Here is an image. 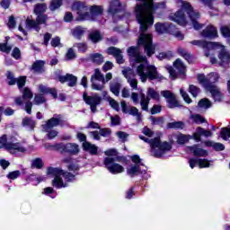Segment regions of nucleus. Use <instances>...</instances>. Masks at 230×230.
Segmentation results:
<instances>
[{
  "label": "nucleus",
  "mask_w": 230,
  "mask_h": 230,
  "mask_svg": "<svg viewBox=\"0 0 230 230\" xmlns=\"http://www.w3.org/2000/svg\"><path fill=\"white\" fill-rule=\"evenodd\" d=\"M135 7V15L138 24H140L141 34L137 44L143 46L145 52H155V47L152 43V34H146L145 31L149 26L154 24V13L158 8H164V3L154 4V0H138Z\"/></svg>",
  "instance_id": "f257e3e1"
},
{
  "label": "nucleus",
  "mask_w": 230,
  "mask_h": 230,
  "mask_svg": "<svg viewBox=\"0 0 230 230\" xmlns=\"http://www.w3.org/2000/svg\"><path fill=\"white\" fill-rule=\"evenodd\" d=\"M128 55L133 64H140L137 67V74L140 77L141 82L145 83L146 80H161L163 78L157 73V68L155 66L148 65L146 57L139 52V47H129L128 49Z\"/></svg>",
  "instance_id": "f03ea898"
},
{
  "label": "nucleus",
  "mask_w": 230,
  "mask_h": 230,
  "mask_svg": "<svg viewBox=\"0 0 230 230\" xmlns=\"http://www.w3.org/2000/svg\"><path fill=\"white\" fill-rule=\"evenodd\" d=\"M176 3L177 4H180L179 6H181V9L169 16L171 21L177 22L180 26H186V24H188L186 14H184V12H186L192 22L194 30H202V28H204V24L197 22L200 19V13L198 11L193 10L191 4L183 0H176Z\"/></svg>",
  "instance_id": "7ed1b4c3"
},
{
  "label": "nucleus",
  "mask_w": 230,
  "mask_h": 230,
  "mask_svg": "<svg viewBox=\"0 0 230 230\" xmlns=\"http://www.w3.org/2000/svg\"><path fill=\"white\" fill-rule=\"evenodd\" d=\"M73 12H76L77 21H99L101 24L105 22V20H100L103 15V7L93 5L90 8L82 2H75L72 4Z\"/></svg>",
  "instance_id": "20e7f679"
},
{
  "label": "nucleus",
  "mask_w": 230,
  "mask_h": 230,
  "mask_svg": "<svg viewBox=\"0 0 230 230\" xmlns=\"http://www.w3.org/2000/svg\"><path fill=\"white\" fill-rule=\"evenodd\" d=\"M220 75L217 73H210L207 75L200 74L198 75V81L202 84L206 91H208L212 94L215 102H220L222 100V93H220V88H217L215 84L218 82Z\"/></svg>",
  "instance_id": "39448f33"
},
{
  "label": "nucleus",
  "mask_w": 230,
  "mask_h": 230,
  "mask_svg": "<svg viewBox=\"0 0 230 230\" xmlns=\"http://www.w3.org/2000/svg\"><path fill=\"white\" fill-rule=\"evenodd\" d=\"M48 10L46 4H37L34 6V13L37 15L36 20L27 18L25 21L26 30H34L35 31H40V25L48 22V15L44 13Z\"/></svg>",
  "instance_id": "423d86ee"
},
{
  "label": "nucleus",
  "mask_w": 230,
  "mask_h": 230,
  "mask_svg": "<svg viewBox=\"0 0 230 230\" xmlns=\"http://www.w3.org/2000/svg\"><path fill=\"white\" fill-rule=\"evenodd\" d=\"M139 138L145 143H149L151 146V154L154 157H164V154L172 150V143L170 142H161V138L155 137L150 139L144 136H139Z\"/></svg>",
  "instance_id": "0eeeda50"
},
{
  "label": "nucleus",
  "mask_w": 230,
  "mask_h": 230,
  "mask_svg": "<svg viewBox=\"0 0 230 230\" xmlns=\"http://www.w3.org/2000/svg\"><path fill=\"white\" fill-rule=\"evenodd\" d=\"M48 174L53 175L54 180L52 181V185L54 188L60 190L61 188H67V183H64L62 176L66 182H73L75 181V175L68 172H64L60 168L49 167L48 169Z\"/></svg>",
  "instance_id": "6e6552de"
},
{
  "label": "nucleus",
  "mask_w": 230,
  "mask_h": 230,
  "mask_svg": "<svg viewBox=\"0 0 230 230\" xmlns=\"http://www.w3.org/2000/svg\"><path fill=\"white\" fill-rule=\"evenodd\" d=\"M0 148H4L9 154L19 156L20 154H24L26 148L20 142L9 141L6 135L0 137Z\"/></svg>",
  "instance_id": "1a4fd4ad"
},
{
  "label": "nucleus",
  "mask_w": 230,
  "mask_h": 230,
  "mask_svg": "<svg viewBox=\"0 0 230 230\" xmlns=\"http://www.w3.org/2000/svg\"><path fill=\"white\" fill-rule=\"evenodd\" d=\"M125 161V156H117V157H105L103 161V164L105 168L112 173L116 175L118 173H123L125 172V168L120 165L119 164L116 163H122Z\"/></svg>",
  "instance_id": "9d476101"
},
{
  "label": "nucleus",
  "mask_w": 230,
  "mask_h": 230,
  "mask_svg": "<svg viewBox=\"0 0 230 230\" xmlns=\"http://www.w3.org/2000/svg\"><path fill=\"white\" fill-rule=\"evenodd\" d=\"M31 98H33V93L30 88L26 87L22 90V97H16L14 102L16 105H25V111L27 114H31V107H33V103L31 102Z\"/></svg>",
  "instance_id": "9b49d317"
},
{
  "label": "nucleus",
  "mask_w": 230,
  "mask_h": 230,
  "mask_svg": "<svg viewBox=\"0 0 230 230\" xmlns=\"http://www.w3.org/2000/svg\"><path fill=\"white\" fill-rule=\"evenodd\" d=\"M42 127L45 132H49L55 127H69V122L64 119L61 114H54L53 118L49 119Z\"/></svg>",
  "instance_id": "f8f14e48"
},
{
  "label": "nucleus",
  "mask_w": 230,
  "mask_h": 230,
  "mask_svg": "<svg viewBox=\"0 0 230 230\" xmlns=\"http://www.w3.org/2000/svg\"><path fill=\"white\" fill-rule=\"evenodd\" d=\"M83 100L86 105L90 106L91 111L94 114L97 112L98 105H102V96L98 93H93L92 95L87 94V92L83 93Z\"/></svg>",
  "instance_id": "ddd939ff"
},
{
  "label": "nucleus",
  "mask_w": 230,
  "mask_h": 230,
  "mask_svg": "<svg viewBox=\"0 0 230 230\" xmlns=\"http://www.w3.org/2000/svg\"><path fill=\"white\" fill-rule=\"evenodd\" d=\"M91 84L94 91H103V87H105V76L98 68L94 69L93 75L91 76Z\"/></svg>",
  "instance_id": "4468645a"
},
{
  "label": "nucleus",
  "mask_w": 230,
  "mask_h": 230,
  "mask_svg": "<svg viewBox=\"0 0 230 230\" xmlns=\"http://www.w3.org/2000/svg\"><path fill=\"white\" fill-rule=\"evenodd\" d=\"M107 12L109 15H111L113 17V20L116 21L115 20L116 15L123 12V4H121V2L119 0H111L109 3V7Z\"/></svg>",
  "instance_id": "2eb2a0df"
},
{
  "label": "nucleus",
  "mask_w": 230,
  "mask_h": 230,
  "mask_svg": "<svg viewBox=\"0 0 230 230\" xmlns=\"http://www.w3.org/2000/svg\"><path fill=\"white\" fill-rule=\"evenodd\" d=\"M162 96L166 99L167 107L169 109H175V107H181L179 101L176 99L175 94L171 91L165 90L161 92Z\"/></svg>",
  "instance_id": "dca6fc26"
},
{
  "label": "nucleus",
  "mask_w": 230,
  "mask_h": 230,
  "mask_svg": "<svg viewBox=\"0 0 230 230\" xmlns=\"http://www.w3.org/2000/svg\"><path fill=\"white\" fill-rule=\"evenodd\" d=\"M58 81L60 84H66V82H67L68 87H76L78 77L73 74H66V75H59Z\"/></svg>",
  "instance_id": "f3484780"
},
{
  "label": "nucleus",
  "mask_w": 230,
  "mask_h": 230,
  "mask_svg": "<svg viewBox=\"0 0 230 230\" xmlns=\"http://www.w3.org/2000/svg\"><path fill=\"white\" fill-rule=\"evenodd\" d=\"M108 55H111L117 61V64H124L125 59L123 58V52L121 49L116 47H110L107 49Z\"/></svg>",
  "instance_id": "a211bd4d"
},
{
  "label": "nucleus",
  "mask_w": 230,
  "mask_h": 230,
  "mask_svg": "<svg viewBox=\"0 0 230 230\" xmlns=\"http://www.w3.org/2000/svg\"><path fill=\"white\" fill-rule=\"evenodd\" d=\"M127 173L129 177H136V175H146V167L141 169L137 164H132L127 168Z\"/></svg>",
  "instance_id": "6ab92c4d"
},
{
  "label": "nucleus",
  "mask_w": 230,
  "mask_h": 230,
  "mask_svg": "<svg viewBox=\"0 0 230 230\" xmlns=\"http://www.w3.org/2000/svg\"><path fill=\"white\" fill-rule=\"evenodd\" d=\"M88 40L93 44H98L103 40V33L100 30H92L88 33Z\"/></svg>",
  "instance_id": "aec40b11"
},
{
  "label": "nucleus",
  "mask_w": 230,
  "mask_h": 230,
  "mask_svg": "<svg viewBox=\"0 0 230 230\" xmlns=\"http://www.w3.org/2000/svg\"><path fill=\"white\" fill-rule=\"evenodd\" d=\"M201 35L205 39H217V37H218V31L215 26L208 25L202 31Z\"/></svg>",
  "instance_id": "412c9836"
},
{
  "label": "nucleus",
  "mask_w": 230,
  "mask_h": 230,
  "mask_svg": "<svg viewBox=\"0 0 230 230\" xmlns=\"http://www.w3.org/2000/svg\"><path fill=\"white\" fill-rule=\"evenodd\" d=\"M218 48H222V50L219 52L218 58L220 60V64L223 67H226L228 64H230V53L229 51L224 49V46L220 45Z\"/></svg>",
  "instance_id": "4be33fe9"
},
{
  "label": "nucleus",
  "mask_w": 230,
  "mask_h": 230,
  "mask_svg": "<svg viewBox=\"0 0 230 230\" xmlns=\"http://www.w3.org/2000/svg\"><path fill=\"white\" fill-rule=\"evenodd\" d=\"M187 148L195 157H208V151L199 147V145L190 146Z\"/></svg>",
  "instance_id": "5701e85b"
},
{
  "label": "nucleus",
  "mask_w": 230,
  "mask_h": 230,
  "mask_svg": "<svg viewBox=\"0 0 230 230\" xmlns=\"http://www.w3.org/2000/svg\"><path fill=\"white\" fill-rule=\"evenodd\" d=\"M189 164L190 168H194L199 164V168H209V161L207 159H195V158H190L189 159Z\"/></svg>",
  "instance_id": "b1692460"
},
{
  "label": "nucleus",
  "mask_w": 230,
  "mask_h": 230,
  "mask_svg": "<svg viewBox=\"0 0 230 230\" xmlns=\"http://www.w3.org/2000/svg\"><path fill=\"white\" fill-rule=\"evenodd\" d=\"M121 79L116 78L110 84V91L115 96H119V91H121Z\"/></svg>",
  "instance_id": "393cba45"
},
{
  "label": "nucleus",
  "mask_w": 230,
  "mask_h": 230,
  "mask_svg": "<svg viewBox=\"0 0 230 230\" xmlns=\"http://www.w3.org/2000/svg\"><path fill=\"white\" fill-rule=\"evenodd\" d=\"M65 154L78 155L80 154V146L76 143H67Z\"/></svg>",
  "instance_id": "a878e982"
},
{
  "label": "nucleus",
  "mask_w": 230,
  "mask_h": 230,
  "mask_svg": "<svg viewBox=\"0 0 230 230\" xmlns=\"http://www.w3.org/2000/svg\"><path fill=\"white\" fill-rule=\"evenodd\" d=\"M83 150L89 152L91 155H98V146L94 144H91L90 142L83 143Z\"/></svg>",
  "instance_id": "bb28decb"
},
{
  "label": "nucleus",
  "mask_w": 230,
  "mask_h": 230,
  "mask_svg": "<svg viewBox=\"0 0 230 230\" xmlns=\"http://www.w3.org/2000/svg\"><path fill=\"white\" fill-rule=\"evenodd\" d=\"M190 44H192V46L202 48L203 49H207V48H215V46H217V43L208 42L206 40H192L190 41Z\"/></svg>",
  "instance_id": "cd10ccee"
},
{
  "label": "nucleus",
  "mask_w": 230,
  "mask_h": 230,
  "mask_svg": "<svg viewBox=\"0 0 230 230\" xmlns=\"http://www.w3.org/2000/svg\"><path fill=\"white\" fill-rule=\"evenodd\" d=\"M44 66H46V61L36 60L31 66V70L34 73H44Z\"/></svg>",
  "instance_id": "c85d7f7f"
},
{
  "label": "nucleus",
  "mask_w": 230,
  "mask_h": 230,
  "mask_svg": "<svg viewBox=\"0 0 230 230\" xmlns=\"http://www.w3.org/2000/svg\"><path fill=\"white\" fill-rule=\"evenodd\" d=\"M205 146L212 147L217 152H222V150H226V146L222 143H215L211 140H208L204 142Z\"/></svg>",
  "instance_id": "c756f323"
},
{
  "label": "nucleus",
  "mask_w": 230,
  "mask_h": 230,
  "mask_svg": "<svg viewBox=\"0 0 230 230\" xmlns=\"http://www.w3.org/2000/svg\"><path fill=\"white\" fill-rule=\"evenodd\" d=\"M156 33L163 34L167 33V31L170 30V23H162L157 22L155 25Z\"/></svg>",
  "instance_id": "7c9ffc66"
},
{
  "label": "nucleus",
  "mask_w": 230,
  "mask_h": 230,
  "mask_svg": "<svg viewBox=\"0 0 230 230\" xmlns=\"http://www.w3.org/2000/svg\"><path fill=\"white\" fill-rule=\"evenodd\" d=\"M173 66L176 69L178 75H184V73H186V66H184V63H182V60L180 58L175 60Z\"/></svg>",
  "instance_id": "2f4dec72"
},
{
  "label": "nucleus",
  "mask_w": 230,
  "mask_h": 230,
  "mask_svg": "<svg viewBox=\"0 0 230 230\" xmlns=\"http://www.w3.org/2000/svg\"><path fill=\"white\" fill-rule=\"evenodd\" d=\"M150 104V98L146 97L145 93H140V106L142 111L148 112V105Z\"/></svg>",
  "instance_id": "473e14b6"
},
{
  "label": "nucleus",
  "mask_w": 230,
  "mask_h": 230,
  "mask_svg": "<svg viewBox=\"0 0 230 230\" xmlns=\"http://www.w3.org/2000/svg\"><path fill=\"white\" fill-rule=\"evenodd\" d=\"M89 58L91 62H93V64H97V66H100L104 62L103 55L100 53L90 54Z\"/></svg>",
  "instance_id": "72a5a7b5"
},
{
  "label": "nucleus",
  "mask_w": 230,
  "mask_h": 230,
  "mask_svg": "<svg viewBox=\"0 0 230 230\" xmlns=\"http://www.w3.org/2000/svg\"><path fill=\"white\" fill-rule=\"evenodd\" d=\"M178 53L181 57H182L189 64H191L193 62V56L190 54V52L182 48L178 49Z\"/></svg>",
  "instance_id": "f704fd0d"
},
{
  "label": "nucleus",
  "mask_w": 230,
  "mask_h": 230,
  "mask_svg": "<svg viewBox=\"0 0 230 230\" xmlns=\"http://www.w3.org/2000/svg\"><path fill=\"white\" fill-rule=\"evenodd\" d=\"M84 33H85V28L82 26H77L72 31V35L78 40L84 37Z\"/></svg>",
  "instance_id": "c9c22d12"
},
{
  "label": "nucleus",
  "mask_w": 230,
  "mask_h": 230,
  "mask_svg": "<svg viewBox=\"0 0 230 230\" xmlns=\"http://www.w3.org/2000/svg\"><path fill=\"white\" fill-rule=\"evenodd\" d=\"M22 125L26 127V128H29V130H33V128H35V120L30 117H25L22 119Z\"/></svg>",
  "instance_id": "e433bc0d"
},
{
  "label": "nucleus",
  "mask_w": 230,
  "mask_h": 230,
  "mask_svg": "<svg viewBox=\"0 0 230 230\" xmlns=\"http://www.w3.org/2000/svg\"><path fill=\"white\" fill-rule=\"evenodd\" d=\"M125 77L128 80V83L129 84L130 87L137 90V79H136V77H134V75H130L128 74H125Z\"/></svg>",
  "instance_id": "4c0bfd02"
},
{
  "label": "nucleus",
  "mask_w": 230,
  "mask_h": 230,
  "mask_svg": "<svg viewBox=\"0 0 230 230\" xmlns=\"http://www.w3.org/2000/svg\"><path fill=\"white\" fill-rule=\"evenodd\" d=\"M146 94L147 96H146V98H149V100H159V92L155 91L154 88H148Z\"/></svg>",
  "instance_id": "58836bf2"
},
{
  "label": "nucleus",
  "mask_w": 230,
  "mask_h": 230,
  "mask_svg": "<svg viewBox=\"0 0 230 230\" xmlns=\"http://www.w3.org/2000/svg\"><path fill=\"white\" fill-rule=\"evenodd\" d=\"M190 119H192V121L196 123V125L206 123V119H204V117H202L200 114H191Z\"/></svg>",
  "instance_id": "ea45409f"
},
{
  "label": "nucleus",
  "mask_w": 230,
  "mask_h": 230,
  "mask_svg": "<svg viewBox=\"0 0 230 230\" xmlns=\"http://www.w3.org/2000/svg\"><path fill=\"white\" fill-rule=\"evenodd\" d=\"M128 114H130V116H136L137 121H141V113H139V110H137V108L134 106H129Z\"/></svg>",
  "instance_id": "a19ab883"
},
{
  "label": "nucleus",
  "mask_w": 230,
  "mask_h": 230,
  "mask_svg": "<svg viewBox=\"0 0 230 230\" xmlns=\"http://www.w3.org/2000/svg\"><path fill=\"white\" fill-rule=\"evenodd\" d=\"M191 139L190 136L188 135H179L177 137V144L178 145H184L188 143Z\"/></svg>",
  "instance_id": "79ce46f5"
},
{
  "label": "nucleus",
  "mask_w": 230,
  "mask_h": 230,
  "mask_svg": "<svg viewBox=\"0 0 230 230\" xmlns=\"http://www.w3.org/2000/svg\"><path fill=\"white\" fill-rule=\"evenodd\" d=\"M63 0H52L49 5V10L51 12H55V10H58L62 6Z\"/></svg>",
  "instance_id": "37998d69"
},
{
  "label": "nucleus",
  "mask_w": 230,
  "mask_h": 230,
  "mask_svg": "<svg viewBox=\"0 0 230 230\" xmlns=\"http://www.w3.org/2000/svg\"><path fill=\"white\" fill-rule=\"evenodd\" d=\"M173 57V54L172 51H167V52H161L158 54L157 58L158 60H170Z\"/></svg>",
  "instance_id": "c03bdc74"
},
{
  "label": "nucleus",
  "mask_w": 230,
  "mask_h": 230,
  "mask_svg": "<svg viewBox=\"0 0 230 230\" xmlns=\"http://www.w3.org/2000/svg\"><path fill=\"white\" fill-rule=\"evenodd\" d=\"M189 93H191L193 98H197L199 94L200 93V88H199L196 85L190 84L189 86Z\"/></svg>",
  "instance_id": "a18cd8bd"
},
{
  "label": "nucleus",
  "mask_w": 230,
  "mask_h": 230,
  "mask_svg": "<svg viewBox=\"0 0 230 230\" xmlns=\"http://www.w3.org/2000/svg\"><path fill=\"white\" fill-rule=\"evenodd\" d=\"M198 105L200 109H209L211 107V101L204 98L199 102Z\"/></svg>",
  "instance_id": "49530a36"
},
{
  "label": "nucleus",
  "mask_w": 230,
  "mask_h": 230,
  "mask_svg": "<svg viewBox=\"0 0 230 230\" xmlns=\"http://www.w3.org/2000/svg\"><path fill=\"white\" fill-rule=\"evenodd\" d=\"M106 102H109L111 107L114 109V111H119V103L116 102V100L112 99V97L108 96L106 97Z\"/></svg>",
  "instance_id": "de8ad7c7"
},
{
  "label": "nucleus",
  "mask_w": 230,
  "mask_h": 230,
  "mask_svg": "<svg viewBox=\"0 0 230 230\" xmlns=\"http://www.w3.org/2000/svg\"><path fill=\"white\" fill-rule=\"evenodd\" d=\"M6 77L8 85H15V84H17V79L13 76V73L11 71H7Z\"/></svg>",
  "instance_id": "09e8293b"
},
{
  "label": "nucleus",
  "mask_w": 230,
  "mask_h": 230,
  "mask_svg": "<svg viewBox=\"0 0 230 230\" xmlns=\"http://www.w3.org/2000/svg\"><path fill=\"white\" fill-rule=\"evenodd\" d=\"M66 144L60 142L54 144L53 150H58V152H61V154H66Z\"/></svg>",
  "instance_id": "8fccbe9b"
},
{
  "label": "nucleus",
  "mask_w": 230,
  "mask_h": 230,
  "mask_svg": "<svg viewBox=\"0 0 230 230\" xmlns=\"http://www.w3.org/2000/svg\"><path fill=\"white\" fill-rule=\"evenodd\" d=\"M168 128H184V122L175 121L167 124Z\"/></svg>",
  "instance_id": "3c124183"
},
{
  "label": "nucleus",
  "mask_w": 230,
  "mask_h": 230,
  "mask_svg": "<svg viewBox=\"0 0 230 230\" xmlns=\"http://www.w3.org/2000/svg\"><path fill=\"white\" fill-rule=\"evenodd\" d=\"M220 136L222 139H224L225 141H227L230 137V128H223L220 131Z\"/></svg>",
  "instance_id": "603ef678"
},
{
  "label": "nucleus",
  "mask_w": 230,
  "mask_h": 230,
  "mask_svg": "<svg viewBox=\"0 0 230 230\" xmlns=\"http://www.w3.org/2000/svg\"><path fill=\"white\" fill-rule=\"evenodd\" d=\"M6 41L5 43H1L0 44V51H3V53H10V51H12V47L8 46V38H5Z\"/></svg>",
  "instance_id": "864d4df0"
},
{
  "label": "nucleus",
  "mask_w": 230,
  "mask_h": 230,
  "mask_svg": "<svg viewBox=\"0 0 230 230\" xmlns=\"http://www.w3.org/2000/svg\"><path fill=\"white\" fill-rule=\"evenodd\" d=\"M74 48H77L79 53H85L87 51V43H75Z\"/></svg>",
  "instance_id": "5fc2aeb1"
},
{
  "label": "nucleus",
  "mask_w": 230,
  "mask_h": 230,
  "mask_svg": "<svg viewBox=\"0 0 230 230\" xmlns=\"http://www.w3.org/2000/svg\"><path fill=\"white\" fill-rule=\"evenodd\" d=\"M198 134L203 136L204 137H211L213 133L209 130L204 129L203 128H198Z\"/></svg>",
  "instance_id": "6e6d98bb"
},
{
  "label": "nucleus",
  "mask_w": 230,
  "mask_h": 230,
  "mask_svg": "<svg viewBox=\"0 0 230 230\" xmlns=\"http://www.w3.org/2000/svg\"><path fill=\"white\" fill-rule=\"evenodd\" d=\"M31 166L32 168H38V170H40V168L44 166V164L42 163V159L36 158L32 160Z\"/></svg>",
  "instance_id": "4d7b16f0"
},
{
  "label": "nucleus",
  "mask_w": 230,
  "mask_h": 230,
  "mask_svg": "<svg viewBox=\"0 0 230 230\" xmlns=\"http://www.w3.org/2000/svg\"><path fill=\"white\" fill-rule=\"evenodd\" d=\"M21 177V171H13L7 174V179L10 181H15V179H19Z\"/></svg>",
  "instance_id": "13d9d810"
},
{
  "label": "nucleus",
  "mask_w": 230,
  "mask_h": 230,
  "mask_svg": "<svg viewBox=\"0 0 230 230\" xmlns=\"http://www.w3.org/2000/svg\"><path fill=\"white\" fill-rule=\"evenodd\" d=\"M34 103L35 105H40L42 103H46V98H44V95L42 94H37L34 97Z\"/></svg>",
  "instance_id": "bf43d9fd"
},
{
  "label": "nucleus",
  "mask_w": 230,
  "mask_h": 230,
  "mask_svg": "<svg viewBox=\"0 0 230 230\" xmlns=\"http://www.w3.org/2000/svg\"><path fill=\"white\" fill-rule=\"evenodd\" d=\"M111 127H118V125H121V118L119 116L115 115L111 117Z\"/></svg>",
  "instance_id": "052dcab7"
},
{
  "label": "nucleus",
  "mask_w": 230,
  "mask_h": 230,
  "mask_svg": "<svg viewBox=\"0 0 230 230\" xmlns=\"http://www.w3.org/2000/svg\"><path fill=\"white\" fill-rule=\"evenodd\" d=\"M150 119L152 121V125H164V118L163 117H151Z\"/></svg>",
  "instance_id": "680f3d73"
},
{
  "label": "nucleus",
  "mask_w": 230,
  "mask_h": 230,
  "mask_svg": "<svg viewBox=\"0 0 230 230\" xmlns=\"http://www.w3.org/2000/svg\"><path fill=\"white\" fill-rule=\"evenodd\" d=\"M44 194L48 195L51 199H55V197H57V194L55 193V190H53V188H51V187L45 188Z\"/></svg>",
  "instance_id": "e2e57ef3"
},
{
  "label": "nucleus",
  "mask_w": 230,
  "mask_h": 230,
  "mask_svg": "<svg viewBox=\"0 0 230 230\" xmlns=\"http://www.w3.org/2000/svg\"><path fill=\"white\" fill-rule=\"evenodd\" d=\"M16 84L20 91H22V87L26 85V77L21 76L20 78L16 79Z\"/></svg>",
  "instance_id": "0e129e2a"
},
{
  "label": "nucleus",
  "mask_w": 230,
  "mask_h": 230,
  "mask_svg": "<svg viewBox=\"0 0 230 230\" xmlns=\"http://www.w3.org/2000/svg\"><path fill=\"white\" fill-rule=\"evenodd\" d=\"M66 60H73L74 58H76V54L75 53V50L70 48L68 49L66 54Z\"/></svg>",
  "instance_id": "69168bd1"
},
{
  "label": "nucleus",
  "mask_w": 230,
  "mask_h": 230,
  "mask_svg": "<svg viewBox=\"0 0 230 230\" xmlns=\"http://www.w3.org/2000/svg\"><path fill=\"white\" fill-rule=\"evenodd\" d=\"M221 33L223 35V37L226 38V39H230V29L229 27H221Z\"/></svg>",
  "instance_id": "338daca9"
},
{
  "label": "nucleus",
  "mask_w": 230,
  "mask_h": 230,
  "mask_svg": "<svg viewBox=\"0 0 230 230\" xmlns=\"http://www.w3.org/2000/svg\"><path fill=\"white\" fill-rule=\"evenodd\" d=\"M108 157H118V151L116 149H109L104 152Z\"/></svg>",
  "instance_id": "774afa93"
}]
</instances>
